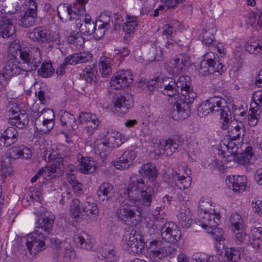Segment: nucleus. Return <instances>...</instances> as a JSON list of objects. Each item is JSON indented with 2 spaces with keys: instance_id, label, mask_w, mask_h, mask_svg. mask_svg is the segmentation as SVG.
<instances>
[{
  "instance_id": "obj_1",
  "label": "nucleus",
  "mask_w": 262,
  "mask_h": 262,
  "mask_svg": "<svg viewBox=\"0 0 262 262\" xmlns=\"http://www.w3.org/2000/svg\"><path fill=\"white\" fill-rule=\"evenodd\" d=\"M157 86L164 95L174 99L184 96L192 91L190 78L188 76H181L177 80L173 78L165 77L157 83Z\"/></svg>"
},
{
  "instance_id": "obj_2",
  "label": "nucleus",
  "mask_w": 262,
  "mask_h": 262,
  "mask_svg": "<svg viewBox=\"0 0 262 262\" xmlns=\"http://www.w3.org/2000/svg\"><path fill=\"white\" fill-rule=\"evenodd\" d=\"M225 100L220 97L214 96L203 101L198 107V114L201 117L206 116L210 113H219L221 118L223 120L221 128L227 129L231 119V114L229 108L223 105Z\"/></svg>"
},
{
  "instance_id": "obj_3",
  "label": "nucleus",
  "mask_w": 262,
  "mask_h": 262,
  "mask_svg": "<svg viewBox=\"0 0 262 262\" xmlns=\"http://www.w3.org/2000/svg\"><path fill=\"white\" fill-rule=\"evenodd\" d=\"M127 194L130 201H139L143 205L148 207L152 202L154 192L151 188L146 187L142 178L134 174L130 177Z\"/></svg>"
},
{
  "instance_id": "obj_4",
  "label": "nucleus",
  "mask_w": 262,
  "mask_h": 262,
  "mask_svg": "<svg viewBox=\"0 0 262 262\" xmlns=\"http://www.w3.org/2000/svg\"><path fill=\"white\" fill-rule=\"evenodd\" d=\"M16 19L14 16L8 17L6 16H2L0 20V43L10 44L9 52L11 53L17 50L19 52L22 50L17 43L11 42L16 32Z\"/></svg>"
},
{
  "instance_id": "obj_5",
  "label": "nucleus",
  "mask_w": 262,
  "mask_h": 262,
  "mask_svg": "<svg viewBox=\"0 0 262 262\" xmlns=\"http://www.w3.org/2000/svg\"><path fill=\"white\" fill-rule=\"evenodd\" d=\"M179 98L180 100L177 99L171 112V117L176 120H183L189 117L190 114V105L196 98V94L192 90Z\"/></svg>"
},
{
  "instance_id": "obj_6",
  "label": "nucleus",
  "mask_w": 262,
  "mask_h": 262,
  "mask_svg": "<svg viewBox=\"0 0 262 262\" xmlns=\"http://www.w3.org/2000/svg\"><path fill=\"white\" fill-rule=\"evenodd\" d=\"M136 232L133 227H128L123 235L122 244L127 252L139 254L142 252L145 243L141 235Z\"/></svg>"
},
{
  "instance_id": "obj_7",
  "label": "nucleus",
  "mask_w": 262,
  "mask_h": 262,
  "mask_svg": "<svg viewBox=\"0 0 262 262\" xmlns=\"http://www.w3.org/2000/svg\"><path fill=\"white\" fill-rule=\"evenodd\" d=\"M198 216L202 220V226H214L220 220V215L215 211L212 204L205 200H200L198 205Z\"/></svg>"
},
{
  "instance_id": "obj_8",
  "label": "nucleus",
  "mask_w": 262,
  "mask_h": 262,
  "mask_svg": "<svg viewBox=\"0 0 262 262\" xmlns=\"http://www.w3.org/2000/svg\"><path fill=\"white\" fill-rule=\"evenodd\" d=\"M20 58L24 64L23 72L26 75L29 71L35 70L40 65L42 58L38 48H32L29 50H20Z\"/></svg>"
},
{
  "instance_id": "obj_9",
  "label": "nucleus",
  "mask_w": 262,
  "mask_h": 262,
  "mask_svg": "<svg viewBox=\"0 0 262 262\" xmlns=\"http://www.w3.org/2000/svg\"><path fill=\"white\" fill-rule=\"evenodd\" d=\"M156 229L161 232L163 239L167 243L177 244L181 238L182 233L173 223L165 222L161 224L158 220L155 222Z\"/></svg>"
},
{
  "instance_id": "obj_10",
  "label": "nucleus",
  "mask_w": 262,
  "mask_h": 262,
  "mask_svg": "<svg viewBox=\"0 0 262 262\" xmlns=\"http://www.w3.org/2000/svg\"><path fill=\"white\" fill-rule=\"evenodd\" d=\"M118 219L122 223L128 224L133 219L135 223L141 220L142 213L140 208L128 204L122 205L116 212Z\"/></svg>"
},
{
  "instance_id": "obj_11",
  "label": "nucleus",
  "mask_w": 262,
  "mask_h": 262,
  "mask_svg": "<svg viewBox=\"0 0 262 262\" xmlns=\"http://www.w3.org/2000/svg\"><path fill=\"white\" fill-rule=\"evenodd\" d=\"M64 169V166L62 164L61 160L59 159L56 163L50 164L48 166L41 168L36 174L31 178V182L32 183L35 182L42 175L48 177L49 179L59 177L63 174Z\"/></svg>"
},
{
  "instance_id": "obj_12",
  "label": "nucleus",
  "mask_w": 262,
  "mask_h": 262,
  "mask_svg": "<svg viewBox=\"0 0 262 262\" xmlns=\"http://www.w3.org/2000/svg\"><path fill=\"white\" fill-rule=\"evenodd\" d=\"M47 238L35 232L27 235L26 245L30 254L35 255L44 250L46 248L45 240Z\"/></svg>"
},
{
  "instance_id": "obj_13",
  "label": "nucleus",
  "mask_w": 262,
  "mask_h": 262,
  "mask_svg": "<svg viewBox=\"0 0 262 262\" xmlns=\"http://www.w3.org/2000/svg\"><path fill=\"white\" fill-rule=\"evenodd\" d=\"M23 68L18 66L16 61L14 59H10L6 63L3 68L2 73L0 71V91L3 88L2 79L7 83L12 76L24 74Z\"/></svg>"
},
{
  "instance_id": "obj_14",
  "label": "nucleus",
  "mask_w": 262,
  "mask_h": 262,
  "mask_svg": "<svg viewBox=\"0 0 262 262\" xmlns=\"http://www.w3.org/2000/svg\"><path fill=\"white\" fill-rule=\"evenodd\" d=\"M114 107L115 110L121 114L127 113L134 105L132 96L130 94H116L113 99Z\"/></svg>"
},
{
  "instance_id": "obj_15",
  "label": "nucleus",
  "mask_w": 262,
  "mask_h": 262,
  "mask_svg": "<svg viewBox=\"0 0 262 262\" xmlns=\"http://www.w3.org/2000/svg\"><path fill=\"white\" fill-rule=\"evenodd\" d=\"M133 81V75L129 70L118 71L113 77L110 81L112 87L115 89H120L123 87H127Z\"/></svg>"
},
{
  "instance_id": "obj_16",
  "label": "nucleus",
  "mask_w": 262,
  "mask_h": 262,
  "mask_svg": "<svg viewBox=\"0 0 262 262\" xmlns=\"http://www.w3.org/2000/svg\"><path fill=\"white\" fill-rule=\"evenodd\" d=\"M28 36L32 40L41 43H49L56 40L53 33L41 27H36L29 31Z\"/></svg>"
},
{
  "instance_id": "obj_17",
  "label": "nucleus",
  "mask_w": 262,
  "mask_h": 262,
  "mask_svg": "<svg viewBox=\"0 0 262 262\" xmlns=\"http://www.w3.org/2000/svg\"><path fill=\"white\" fill-rule=\"evenodd\" d=\"M139 176L146 178L149 182L151 183L155 188L159 187V184L156 181L158 176V169L156 166L151 163L144 164L139 170Z\"/></svg>"
},
{
  "instance_id": "obj_18",
  "label": "nucleus",
  "mask_w": 262,
  "mask_h": 262,
  "mask_svg": "<svg viewBox=\"0 0 262 262\" xmlns=\"http://www.w3.org/2000/svg\"><path fill=\"white\" fill-rule=\"evenodd\" d=\"M136 156L134 150H127L123 152L117 160L112 161V163L117 169H127L132 164V162Z\"/></svg>"
},
{
  "instance_id": "obj_19",
  "label": "nucleus",
  "mask_w": 262,
  "mask_h": 262,
  "mask_svg": "<svg viewBox=\"0 0 262 262\" xmlns=\"http://www.w3.org/2000/svg\"><path fill=\"white\" fill-rule=\"evenodd\" d=\"M226 183L230 189L235 192H243L247 186V180L246 177L242 176H229L226 179Z\"/></svg>"
},
{
  "instance_id": "obj_20",
  "label": "nucleus",
  "mask_w": 262,
  "mask_h": 262,
  "mask_svg": "<svg viewBox=\"0 0 262 262\" xmlns=\"http://www.w3.org/2000/svg\"><path fill=\"white\" fill-rule=\"evenodd\" d=\"M54 222L52 218L48 216L39 217L37 220L36 224V229L35 232L47 236L49 235L51 231Z\"/></svg>"
},
{
  "instance_id": "obj_21",
  "label": "nucleus",
  "mask_w": 262,
  "mask_h": 262,
  "mask_svg": "<svg viewBox=\"0 0 262 262\" xmlns=\"http://www.w3.org/2000/svg\"><path fill=\"white\" fill-rule=\"evenodd\" d=\"M18 138V132L14 126L8 127L3 133L0 132V142L6 147L16 143Z\"/></svg>"
},
{
  "instance_id": "obj_22",
  "label": "nucleus",
  "mask_w": 262,
  "mask_h": 262,
  "mask_svg": "<svg viewBox=\"0 0 262 262\" xmlns=\"http://www.w3.org/2000/svg\"><path fill=\"white\" fill-rule=\"evenodd\" d=\"M177 216L178 223L182 228H188L192 223V213L187 206H182L180 207Z\"/></svg>"
},
{
  "instance_id": "obj_23",
  "label": "nucleus",
  "mask_w": 262,
  "mask_h": 262,
  "mask_svg": "<svg viewBox=\"0 0 262 262\" xmlns=\"http://www.w3.org/2000/svg\"><path fill=\"white\" fill-rule=\"evenodd\" d=\"M146 246H148V249L151 253L150 258L155 259L156 261L161 259L163 257V251L164 243L160 240L147 241Z\"/></svg>"
},
{
  "instance_id": "obj_24",
  "label": "nucleus",
  "mask_w": 262,
  "mask_h": 262,
  "mask_svg": "<svg viewBox=\"0 0 262 262\" xmlns=\"http://www.w3.org/2000/svg\"><path fill=\"white\" fill-rule=\"evenodd\" d=\"M216 32L215 24L211 22L206 25L199 35V38L207 46L211 45L214 40V34Z\"/></svg>"
},
{
  "instance_id": "obj_25",
  "label": "nucleus",
  "mask_w": 262,
  "mask_h": 262,
  "mask_svg": "<svg viewBox=\"0 0 262 262\" xmlns=\"http://www.w3.org/2000/svg\"><path fill=\"white\" fill-rule=\"evenodd\" d=\"M114 186L108 182L102 183L97 190V194L99 201L102 202L110 201L114 196Z\"/></svg>"
},
{
  "instance_id": "obj_26",
  "label": "nucleus",
  "mask_w": 262,
  "mask_h": 262,
  "mask_svg": "<svg viewBox=\"0 0 262 262\" xmlns=\"http://www.w3.org/2000/svg\"><path fill=\"white\" fill-rule=\"evenodd\" d=\"M70 215L72 218L79 221L80 220L85 219V212L84 203L81 204L78 199H74L72 201L70 205Z\"/></svg>"
},
{
  "instance_id": "obj_27",
  "label": "nucleus",
  "mask_w": 262,
  "mask_h": 262,
  "mask_svg": "<svg viewBox=\"0 0 262 262\" xmlns=\"http://www.w3.org/2000/svg\"><path fill=\"white\" fill-rule=\"evenodd\" d=\"M181 142V137L179 136H176V139H168L166 140L164 145L161 147L160 151L161 155L169 156L172 155L179 146Z\"/></svg>"
},
{
  "instance_id": "obj_28",
  "label": "nucleus",
  "mask_w": 262,
  "mask_h": 262,
  "mask_svg": "<svg viewBox=\"0 0 262 262\" xmlns=\"http://www.w3.org/2000/svg\"><path fill=\"white\" fill-rule=\"evenodd\" d=\"M79 123L82 124L84 122L93 123V125H87L88 130L90 133L92 134L99 125L98 118L96 115L88 112H81L79 115Z\"/></svg>"
},
{
  "instance_id": "obj_29",
  "label": "nucleus",
  "mask_w": 262,
  "mask_h": 262,
  "mask_svg": "<svg viewBox=\"0 0 262 262\" xmlns=\"http://www.w3.org/2000/svg\"><path fill=\"white\" fill-rule=\"evenodd\" d=\"M59 114L61 124L63 127L68 130H74L78 127L76 119L72 114L64 110L60 111Z\"/></svg>"
},
{
  "instance_id": "obj_30",
  "label": "nucleus",
  "mask_w": 262,
  "mask_h": 262,
  "mask_svg": "<svg viewBox=\"0 0 262 262\" xmlns=\"http://www.w3.org/2000/svg\"><path fill=\"white\" fill-rule=\"evenodd\" d=\"M57 14L60 19L63 22L73 20V15L75 12L73 11V6L68 4H60L57 8Z\"/></svg>"
},
{
  "instance_id": "obj_31",
  "label": "nucleus",
  "mask_w": 262,
  "mask_h": 262,
  "mask_svg": "<svg viewBox=\"0 0 262 262\" xmlns=\"http://www.w3.org/2000/svg\"><path fill=\"white\" fill-rule=\"evenodd\" d=\"M104 140L111 150L119 147L127 140L121 134L118 132L108 134Z\"/></svg>"
},
{
  "instance_id": "obj_32",
  "label": "nucleus",
  "mask_w": 262,
  "mask_h": 262,
  "mask_svg": "<svg viewBox=\"0 0 262 262\" xmlns=\"http://www.w3.org/2000/svg\"><path fill=\"white\" fill-rule=\"evenodd\" d=\"M171 178L175 182L176 186L179 190L186 189L188 188L191 185V178L188 176L185 177L177 171H172L170 174Z\"/></svg>"
},
{
  "instance_id": "obj_33",
  "label": "nucleus",
  "mask_w": 262,
  "mask_h": 262,
  "mask_svg": "<svg viewBox=\"0 0 262 262\" xmlns=\"http://www.w3.org/2000/svg\"><path fill=\"white\" fill-rule=\"evenodd\" d=\"M214 59H203L200 62V67L198 69L200 76H205L215 72L214 65L213 66Z\"/></svg>"
},
{
  "instance_id": "obj_34",
  "label": "nucleus",
  "mask_w": 262,
  "mask_h": 262,
  "mask_svg": "<svg viewBox=\"0 0 262 262\" xmlns=\"http://www.w3.org/2000/svg\"><path fill=\"white\" fill-rule=\"evenodd\" d=\"M219 222L220 221L213 227L211 226H202V227L206 230L208 233L212 235L213 238L217 241L220 245H222L223 246H224L225 244V239L223 237V230L221 228H217L216 227Z\"/></svg>"
},
{
  "instance_id": "obj_35",
  "label": "nucleus",
  "mask_w": 262,
  "mask_h": 262,
  "mask_svg": "<svg viewBox=\"0 0 262 262\" xmlns=\"http://www.w3.org/2000/svg\"><path fill=\"white\" fill-rule=\"evenodd\" d=\"M9 123L13 126L21 129L28 124L29 120L27 113H20L18 115L9 118Z\"/></svg>"
},
{
  "instance_id": "obj_36",
  "label": "nucleus",
  "mask_w": 262,
  "mask_h": 262,
  "mask_svg": "<svg viewBox=\"0 0 262 262\" xmlns=\"http://www.w3.org/2000/svg\"><path fill=\"white\" fill-rule=\"evenodd\" d=\"M74 242L77 247L86 250L91 249L93 246L92 243L85 233L75 235Z\"/></svg>"
},
{
  "instance_id": "obj_37",
  "label": "nucleus",
  "mask_w": 262,
  "mask_h": 262,
  "mask_svg": "<svg viewBox=\"0 0 262 262\" xmlns=\"http://www.w3.org/2000/svg\"><path fill=\"white\" fill-rule=\"evenodd\" d=\"M252 238L250 242L255 248H259L262 243V227H254L250 233Z\"/></svg>"
},
{
  "instance_id": "obj_38",
  "label": "nucleus",
  "mask_w": 262,
  "mask_h": 262,
  "mask_svg": "<svg viewBox=\"0 0 262 262\" xmlns=\"http://www.w3.org/2000/svg\"><path fill=\"white\" fill-rule=\"evenodd\" d=\"M233 140H231L228 144L226 145L227 149V153L226 152L222 151V155H227L226 160L227 161H231L232 160H235L237 155L240 154L238 151V145L233 142Z\"/></svg>"
},
{
  "instance_id": "obj_39",
  "label": "nucleus",
  "mask_w": 262,
  "mask_h": 262,
  "mask_svg": "<svg viewBox=\"0 0 262 262\" xmlns=\"http://www.w3.org/2000/svg\"><path fill=\"white\" fill-rule=\"evenodd\" d=\"M187 64H189L188 59L180 55L170 61V64H171L170 67L173 69V72L177 74L180 73Z\"/></svg>"
},
{
  "instance_id": "obj_40",
  "label": "nucleus",
  "mask_w": 262,
  "mask_h": 262,
  "mask_svg": "<svg viewBox=\"0 0 262 262\" xmlns=\"http://www.w3.org/2000/svg\"><path fill=\"white\" fill-rule=\"evenodd\" d=\"M85 219L89 217L91 220H95L97 219L99 210L97 204L94 202H86L84 203Z\"/></svg>"
},
{
  "instance_id": "obj_41",
  "label": "nucleus",
  "mask_w": 262,
  "mask_h": 262,
  "mask_svg": "<svg viewBox=\"0 0 262 262\" xmlns=\"http://www.w3.org/2000/svg\"><path fill=\"white\" fill-rule=\"evenodd\" d=\"M112 59L106 56H102L100 60V71L101 72L102 77L108 76L112 71L111 66L112 64Z\"/></svg>"
},
{
  "instance_id": "obj_42",
  "label": "nucleus",
  "mask_w": 262,
  "mask_h": 262,
  "mask_svg": "<svg viewBox=\"0 0 262 262\" xmlns=\"http://www.w3.org/2000/svg\"><path fill=\"white\" fill-rule=\"evenodd\" d=\"M95 149L96 153L100 155L102 158H105L111 151L104 139L96 141Z\"/></svg>"
},
{
  "instance_id": "obj_43",
  "label": "nucleus",
  "mask_w": 262,
  "mask_h": 262,
  "mask_svg": "<svg viewBox=\"0 0 262 262\" xmlns=\"http://www.w3.org/2000/svg\"><path fill=\"white\" fill-rule=\"evenodd\" d=\"M16 6L15 2L8 4L6 0H0V13L13 14L17 11Z\"/></svg>"
},
{
  "instance_id": "obj_44",
  "label": "nucleus",
  "mask_w": 262,
  "mask_h": 262,
  "mask_svg": "<svg viewBox=\"0 0 262 262\" xmlns=\"http://www.w3.org/2000/svg\"><path fill=\"white\" fill-rule=\"evenodd\" d=\"M54 69L50 62H43L37 70V75L42 78L51 77L54 73Z\"/></svg>"
},
{
  "instance_id": "obj_45",
  "label": "nucleus",
  "mask_w": 262,
  "mask_h": 262,
  "mask_svg": "<svg viewBox=\"0 0 262 262\" xmlns=\"http://www.w3.org/2000/svg\"><path fill=\"white\" fill-rule=\"evenodd\" d=\"M77 28L79 32L85 35H91L96 29V23H80L76 22Z\"/></svg>"
},
{
  "instance_id": "obj_46",
  "label": "nucleus",
  "mask_w": 262,
  "mask_h": 262,
  "mask_svg": "<svg viewBox=\"0 0 262 262\" xmlns=\"http://www.w3.org/2000/svg\"><path fill=\"white\" fill-rule=\"evenodd\" d=\"M36 14H30L29 12H26L24 16L19 20V25L24 28H29L35 25Z\"/></svg>"
},
{
  "instance_id": "obj_47",
  "label": "nucleus",
  "mask_w": 262,
  "mask_h": 262,
  "mask_svg": "<svg viewBox=\"0 0 262 262\" xmlns=\"http://www.w3.org/2000/svg\"><path fill=\"white\" fill-rule=\"evenodd\" d=\"M80 171L83 173L90 174L94 172L96 170V167L93 162H91L84 157L81 158L80 166L79 168Z\"/></svg>"
},
{
  "instance_id": "obj_48",
  "label": "nucleus",
  "mask_w": 262,
  "mask_h": 262,
  "mask_svg": "<svg viewBox=\"0 0 262 262\" xmlns=\"http://www.w3.org/2000/svg\"><path fill=\"white\" fill-rule=\"evenodd\" d=\"M96 68V65L95 63H94L93 64V67L91 66H88L83 70L86 82L91 83L95 82V74L97 73Z\"/></svg>"
},
{
  "instance_id": "obj_49",
  "label": "nucleus",
  "mask_w": 262,
  "mask_h": 262,
  "mask_svg": "<svg viewBox=\"0 0 262 262\" xmlns=\"http://www.w3.org/2000/svg\"><path fill=\"white\" fill-rule=\"evenodd\" d=\"M127 21L123 27V31L126 34H130L134 32L138 25L137 17L135 16L126 15Z\"/></svg>"
},
{
  "instance_id": "obj_50",
  "label": "nucleus",
  "mask_w": 262,
  "mask_h": 262,
  "mask_svg": "<svg viewBox=\"0 0 262 262\" xmlns=\"http://www.w3.org/2000/svg\"><path fill=\"white\" fill-rule=\"evenodd\" d=\"M77 2L80 4V7L73 6V11L75 13L73 20L75 19L76 21L80 20L82 17L85 11V5L88 3L89 0H77Z\"/></svg>"
},
{
  "instance_id": "obj_51",
  "label": "nucleus",
  "mask_w": 262,
  "mask_h": 262,
  "mask_svg": "<svg viewBox=\"0 0 262 262\" xmlns=\"http://www.w3.org/2000/svg\"><path fill=\"white\" fill-rule=\"evenodd\" d=\"M81 34L76 31H73L68 37V41L69 43L74 44L76 46L83 45L84 41Z\"/></svg>"
},
{
  "instance_id": "obj_52",
  "label": "nucleus",
  "mask_w": 262,
  "mask_h": 262,
  "mask_svg": "<svg viewBox=\"0 0 262 262\" xmlns=\"http://www.w3.org/2000/svg\"><path fill=\"white\" fill-rule=\"evenodd\" d=\"M252 156V148L250 146L246 147L244 152L241 153L240 155H237L236 159L238 160V163L242 164H245L248 163Z\"/></svg>"
},
{
  "instance_id": "obj_53",
  "label": "nucleus",
  "mask_w": 262,
  "mask_h": 262,
  "mask_svg": "<svg viewBox=\"0 0 262 262\" xmlns=\"http://www.w3.org/2000/svg\"><path fill=\"white\" fill-rule=\"evenodd\" d=\"M245 48L247 52L256 55L262 52V42L254 41L247 43Z\"/></svg>"
},
{
  "instance_id": "obj_54",
  "label": "nucleus",
  "mask_w": 262,
  "mask_h": 262,
  "mask_svg": "<svg viewBox=\"0 0 262 262\" xmlns=\"http://www.w3.org/2000/svg\"><path fill=\"white\" fill-rule=\"evenodd\" d=\"M35 128L38 132L47 134L53 128L54 126V121L42 120L41 125L37 127L36 126V124L35 123Z\"/></svg>"
},
{
  "instance_id": "obj_55",
  "label": "nucleus",
  "mask_w": 262,
  "mask_h": 262,
  "mask_svg": "<svg viewBox=\"0 0 262 262\" xmlns=\"http://www.w3.org/2000/svg\"><path fill=\"white\" fill-rule=\"evenodd\" d=\"M230 222L232 227L238 231L243 228V221L241 216L237 213H232L230 216Z\"/></svg>"
},
{
  "instance_id": "obj_56",
  "label": "nucleus",
  "mask_w": 262,
  "mask_h": 262,
  "mask_svg": "<svg viewBox=\"0 0 262 262\" xmlns=\"http://www.w3.org/2000/svg\"><path fill=\"white\" fill-rule=\"evenodd\" d=\"M66 245L63 250V256L69 260L72 261L75 259L76 252L73 246L69 242Z\"/></svg>"
},
{
  "instance_id": "obj_57",
  "label": "nucleus",
  "mask_w": 262,
  "mask_h": 262,
  "mask_svg": "<svg viewBox=\"0 0 262 262\" xmlns=\"http://www.w3.org/2000/svg\"><path fill=\"white\" fill-rule=\"evenodd\" d=\"M243 131V124L237 125L233 128H231L230 131L229 132V136L231 140H235L241 137Z\"/></svg>"
},
{
  "instance_id": "obj_58",
  "label": "nucleus",
  "mask_w": 262,
  "mask_h": 262,
  "mask_svg": "<svg viewBox=\"0 0 262 262\" xmlns=\"http://www.w3.org/2000/svg\"><path fill=\"white\" fill-rule=\"evenodd\" d=\"M227 257L233 262H236L240 258L241 253L239 250L234 248H231L226 251Z\"/></svg>"
},
{
  "instance_id": "obj_59",
  "label": "nucleus",
  "mask_w": 262,
  "mask_h": 262,
  "mask_svg": "<svg viewBox=\"0 0 262 262\" xmlns=\"http://www.w3.org/2000/svg\"><path fill=\"white\" fill-rule=\"evenodd\" d=\"M163 257H171L177 252L176 249L171 245L168 243H164Z\"/></svg>"
},
{
  "instance_id": "obj_60",
  "label": "nucleus",
  "mask_w": 262,
  "mask_h": 262,
  "mask_svg": "<svg viewBox=\"0 0 262 262\" xmlns=\"http://www.w3.org/2000/svg\"><path fill=\"white\" fill-rule=\"evenodd\" d=\"M21 147L20 146H14L8 150V156L13 159H17L21 158Z\"/></svg>"
},
{
  "instance_id": "obj_61",
  "label": "nucleus",
  "mask_w": 262,
  "mask_h": 262,
  "mask_svg": "<svg viewBox=\"0 0 262 262\" xmlns=\"http://www.w3.org/2000/svg\"><path fill=\"white\" fill-rule=\"evenodd\" d=\"M68 243L66 241H60L57 238H54L52 240V245L54 250L56 251H63L66 246Z\"/></svg>"
},
{
  "instance_id": "obj_62",
  "label": "nucleus",
  "mask_w": 262,
  "mask_h": 262,
  "mask_svg": "<svg viewBox=\"0 0 262 262\" xmlns=\"http://www.w3.org/2000/svg\"><path fill=\"white\" fill-rule=\"evenodd\" d=\"M38 113L40 114V116L43 115V120H46L50 121H55V113L52 109L48 108L47 110H43L40 112H38Z\"/></svg>"
},
{
  "instance_id": "obj_63",
  "label": "nucleus",
  "mask_w": 262,
  "mask_h": 262,
  "mask_svg": "<svg viewBox=\"0 0 262 262\" xmlns=\"http://www.w3.org/2000/svg\"><path fill=\"white\" fill-rule=\"evenodd\" d=\"M45 158H47L49 162H53L51 164H53L56 163V162L59 159H60L62 161V164L63 165V159L62 157H59L58 154L56 151H53L51 152L50 151L48 150L45 155Z\"/></svg>"
},
{
  "instance_id": "obj_64",
  "label": "nucleus",
  "mask_w": 262,
  "mask_h": 262,
  "mask_svg": "<svg viewBox=\"0 0 262 262\" xmlns=\"http://www.w3.org/2000/svg\"><path fill=\"white\" fill-rule=\"evenodd\" d=\"M252 99L253 103L258 107L260 108L262 107V91H257L253 94Z\"/></svg>"
}]
</instances>
